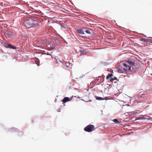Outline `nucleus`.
I'll list each match as a JSON object with an SVG mask.
<instances>
[{
    "label": "nucleus",
    "instance_id": "nucleus-1",
    "mask_svg": "<svg viewBox=\"0 0 152 152\" xmlns=\"http://www.w3.org/2000/svg\"><path fill=\"white\" fill-rule=\"evenodd\" d=\"M35 22L32 19L27 18L25 20L24 24L26 28H28L32 27Z\"/></svg>",
    "mask_w": 152,
    "mask_h": 152
},
{
    "label": "nucleus",
    "instance_id": "nucleus-2",
    "mask_svg": "<svg viewBox=\"0 0 152 152\" xmlns=\"http://www.w3.org/2000/svg\"><path fill=\"white\" fill-rule=\"evenodd\" d=\"M95 129V127L94 125L89 124L84 129V130L88 132L93 131Z\"/></svg>",
    "mask_w": 152,
    "mask_h": 152
},
{
    "label": "nucleus",
    "instance_id": "nucleus-3",
    "mask_svg": "<svg viewBox=\"0 0 152 152\" xmlns=\"http://www.w3.org/2000/svg\"><path fill=\"white\" fill-rule=\"evenodd\" d=\"M3 45L6 48H9L11 49H16V47L13 46L7 43H4L3 44Z\"/></svg>",
    "mask_w": 152,
    "mask_h": 152
},
{
    "label": "nucleus",
    "instance_id": "nucleus-4",
    "mask_svg": "<svg viewBox=\"0 0 152 152\" xmlns=\"http://www.w3.org/2000/svg\"><path fill=\"white\" fill-rule=\"evenodd\" d=\"M72 98L71 99L69 98L68 97H65L63 100H62V102L63 103H66L67 102H69L71 100Z\"/></svg>",
    "mask_w": 152,
    "mask_h": 152
},
{
    "label": "nucleus",
    "instance_id": "nucleus-5",
    "mask_svg": "<svg viewBox=\"0 0 152 152\" xmlns=\"http://www.w3.org/2000/svg\"><path fill=\"white\" fill-rule=\"evenodd\" d=\"M123 66L126 68V69L127 70H130L131 69V67L130 66L126 64H123Z\"/></svg>",
    "mask_w": 152,
    "mask_h": 152
},
{
    "label": "nucleus",
    "instance_id": "nucleus-6",
    "mask_svg": "<svg viewBox=\"0 0 152 152\" xmlns=\"http://www.w3.org/2000/svg\"><path fill=\"white\" fill-rule=\"evenodd\" d=\"M77 32L81 34H84V33L83 31L81 29H77Z\"/></svg>",
    "mask_w": 152,
    "mask_h": 152
},
{
    "label": "nucleus",
    "instance_id": "nucleus-7",
    "mask_svg": "<svg viewBox=\"0 0 152 152\" xmlns=\"http://www.w3.org/2000/svg\"><path fill=\"white\" fill-rule=\"evenodd\" d=\"M127 62L130 65H134V63L133 62L130 61H127Z\"/></svg>",
    "mask_w": 152,
    "mask_h": 152
},
{
    "label": "nucleus",
    "instance_id": "nucleus-8",
    "mask_svg": "<svg viewBox=\"0 0 152 152\" xmlns=\"http://www.w3.org/2000/svg\"><path fill=\"white\" fill-rule=\"evenodd\" d=\"M113 75L112 74H108V75L107 76L106 79H108L110 78Z\"/></svg>",
    "mask_w": 152,
    "mask_h": 152
},
{
    "label": "nucleus",
    "instance_id": "nucleus-9",
    "mask_svg": "<svg viewBox=\"0 0 152 152\" xmlns=\"http://www.w3.org/2000/svg\"><path fill=\"white\" fill-rule=\"evenodd\" d=\"M117 80V78L116 77H115L114 78H111L110 80V82H113L114 80Z\"/></svg>",
    "mask_w": 152,
    "mask_h": 152
},
{
    "label": "nucleus",
    "instance_id": "nucleus-10",
    "mask_svg": "<svg viewBox=\"0 0 152 152\" xmlns=\"http://www.w3.org/2000/svg\"><path fill=\"white\" fill-rule=\"evenodd\" d=\"M118 72L119 73H124V72L123 71V70H121L120 69H118Z\"/></svg>",
    "mask_w": 152,
    "mask_h": 152
},
{
    "label": "nucleus",
    "instance_id": "nucleus-11",
    "mask_svg": "<svg viewBox=\"0 0 152 152\" xmlns=\"http://www.w3.org/2000/svg\"><path fill=\"white\" fill-rule=\"evenodd\" d=\"M113 121L116 123H119V121L118 120L116 119H114Z\"/></svg>",
    "mask_w": 152,
    "mask_h": 152
},
{
    "label": "nucleus",
    "instance_id": "nucleus-12",
    "mask_svg": "<svg viewBox=\"0 0 152 152\" xmlns=\"http://www.w3.org/2000/svg\"><path fill=\"white\" fill-rule=\"evenodd\" d=\"M86 50H83L82 51H81V54L80 55H82L83 54H84L86 53Z\"/></svg>",
    "mask_w": 152,
    "mask_h": 152
},
{
    "label": "nucleus",
    "instance_id": "nucleus-13",
    "mask_svg": "<svg viewBox=\"0 0 152 152\" xmlns=\"http://www.w3.org/2000/svg\"><path fill=\"white\" fill-rule=\"evenodd\" d=\"M142 40L144 42H149L148 39H142Z\"/></svg>",
    "mask_w": 152,
    "mask_h": 152
},
{
    "label": "nucleus",
    "instance_id": "nucleus-14",
    "mask_svg": "<svg viewBox=\"0 0 152 152\" xmlns=\"http://www.w3.org/2000/svg\"><path fill=\"white\" fill-rule=\"evenodd\" d=\"M96 99L98 100H102L103 99H102V98L100 97H98V96L96 98Z\"/></svg>",
    "mask_w": 152,
    "mask_h": 152
},
{
    "label": "nucleus",
    "instance_id": "nucleus-15",
    "mask_svg": "<svg viewBox=\"0 0 152 152\" xmlns=\"http://www.w3.org/2000/svg\"><path fill=\"white\" fill-rule=\"evenodd\" d=\"M35 61L36 62V63L37 64V65H39V60H37V61Z\"/></svg>",
    "mask_w": 152,
    "mask_h": 152
},
{
    "label": "nucleus",
    "instance_id": "nucleus-16",
    "mask_svg": "<svg viewBox=\"0 0 152 152\" xmlns=\"http://www.w3.org/2000/svg\"><path fill=\"white\" fill-rule=\"evenodd\" d=\"M146 118L144 116H142L139 119H145Z\"/></svg>",
    "mask_w": 152,
    "mask_h": 152
},
{
    "label": "nucleus",
    "instance_id": "nucleus-17",
    "mask_svg": "<svg viewBox=\"0 0 152 152\" xmlns=\"http://www.w3.org/2000/svg\"><path fill=\"white\" fill-rule=\"evenodd\" d=\"M85 32L88 34H91L90 31L88 30H86Z\"/></svg>",
    "mask_w": 152,
    "mask_h": 152
},
{
    "label": "nucleus",
    "instance_id": "nucleus-18",
    "mask_svg": "<svg viewBox=\"0 0 152 152\" xmlns=\"http://www.w3.org/2000/svg\"><path fill=\"white\" fill-rule=\"evenodd\" d=\"M123 70H124V72H126L127 71V70L126 68H124L123 69Z\"/></svg>",
    "mask_w": 152,
    "mask_h": 152
},
{
    "label": "nucleus",
    "instance_id": "nucleus-19",
    "mask_svg": "<svg viewBox=\"0 0 152 152\" xmlns=\"http://www.w3.org/2000/svg\"><path fill=\"white\" fill-rule=\"evenodd\" d=\"M58 112H60V109H58V110H57Z\"/></svg>",
    "mask_w": 152,
    "mask_h": 152
},
{
    "label": "nucleus",
    "instance_id": "nucleus-20",
    "mask_svg": "<svg viewBox=\"0 0 152 152\" xmlns=\"http://www.w3.org/2000/svg\"><path fill=\"white\" fill-rule=\"evenodd\" d=\"M149 42H150L152 43V40H150V41H149Z\"/></svg>",
    "mask_w": 152,
    "mask_h": 152
},
{
    "label": "nucleus",
    "instance_id": "nucleus-21",
    "mask_svg": "<svg viewBox=\"0 0 152 152\" xmlns=\"http://www.w3.org/2000/svg\"><path fill=\"white\" fill-rule=\"evenodd\" d=\"M2 53H4L3 51H2Z\"/></svg>",
    "mask_w": 152,
    "mask_h": 152
},
{
    "label": "nucleus",
    "instance_id": "nucleus-22",
    "mask_svg": "<svg viewBox=\"0 0 152 152\" xmlns=\"http://www.w3.org/2000/svg\"><path fill=\"white\" fill-rule=\"evenodd\" d=\"M151 75L152 76V74H151Z\"/></svg>",
    "mask_w": 152,
    "mask_h": 152
}]
</instances>
